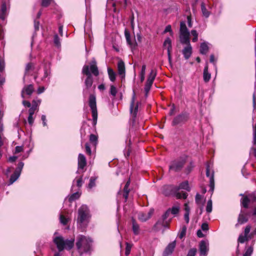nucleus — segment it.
Returning a JSON list of instances; mask_svg holds the SVG:
<instances>
[{
	"mask_svg": "<svg viewBox=\"0 0 256 256\" xmlns=\"http://www.w3.org/2000/svg\"><path fill=\"white\" fill-rule=\"evenodd\" d=\"M189 118L190 114L186 112H182L174 118L172 126H182L188 120Z\"/></svg>",
	"mask_w": 256,
	"mask_h": 256,
	"instance_id": "nucleus-8",
	"label": "nucleus"
},
{
	"mask_svg": "<svg viewBox=\"0 0 256 256\" xmlns=\"http://www.w3.org/2000/svg\"><path fill=\"white\" fill-rule=\"evenodd\" d=\"M60 221L64 225H66L68 223V219L62 214L60 216Z\"/></svg>",
	"mask_w": 256,
	"mask_h": 256,
	"instance_id": "nucleus-53",
	"label": "nucleus"
},
{
	"mask_svg": "<svg viewBox=\"0 0 256 256\" xmlns=\"http://www.w3.org/2000/svg\"><path fill=\"white\" fill-rule=\"evenodd\" d=\"M197 252V250L196 248H192L190 249L186 256H195Z\"/></svg>",
	"mask_w": 256,
	"mask_h": 256,
	"instance_id": "nucleus-50",
	"label": "nucleus"
},
{
	"mask_svg": "<svg viewBox=\"0 0 256 256\" xmlns=\"http://www.w3.org/2000/svg\"><path fill=\"white\" fill-rule=\"evenodd\" d=\"M202 196L199 194H197L196 196V202L197 204H202Z\"/></svg>",
	"mask_w": 256,
	"mask_h": 256,
	"instance_id": "nucleus-51",
	"label": "nucleus"
},
{
	"mask_svg": "<svg viewBox=\"0 0 256 256\" xmlns=\"http://www.w3.org/2000/svg\"><path fill=\"white\" fill-rule=\"evenodd\" d=\"M190 34H180V42L182 44L190 45Z\"/></svg>",
	"mask_w": 256,
	"mask_h": 256,
	"instance_id": "nucleus-18",
	"label": "nucleus"
},
{
	"mask_svg": "<svg viewBox=\"0 0 256 256\" xmlns=\"http://www.w3.org/2000/svg\"><path fill=\"white\" fill-rule=\"evenodd\" d=\"M186 226H184L178 236L180 239H182L186 236Z\"/></svg>",
	"mask_w": 256,
	"mask_h": 256,
	"instance_id": "nucleus-41",
	"label": "nucleus"
},
{
	"mask_svg": "<svg viewBox=\"0 0 256 256\" xmlns=\"http://www.w3.org/2000/svg\"><path fill=\"white\" fill-rule=\"evenodd\" d=\"M176 113V106L174 104H172V108L169 112L170 116H173Z\"/></svg>",
	"mask_w": 256,
	"mask_h": 256,
	"instance_id": "nucleus-60",
	"label": "nucleus"
},
{
	"mask_svg": "<svg viewBox=\"0 0 256 256\" xmlns=\"http://www.w3.org/2000/svg\"><path fill=\"white\" fill-rule=\"evenodd\" d=\"M174 188H178V190L180 189L185 190L188 192L190 190V188L189 186L188 182V181H184L180 183L178 186H174Z\"/></svg>",
	"mask_w": 256,
	"mask_h": 256,
	"instance_id": "nucleus-23",
	"label": "nucleus"
},
{
	"mask_svg": "<svg viewBox=\"0 0 256 256\" xmlns=\"http://www.w3.org/2000/svg\"><path fill=\"white\" fill-rule=\"evenodd\" d=\"M201 228L204 231L208 230V223H206V222L203 223L201 226Z\"/></svg>",
	"mask_w": 256,
	"mask_h": 256,
	"instance_id": "nucleus-63",
	"label": "nucleus"
},
{
	"mask_svg": "<svg viewBox=\"0 0 256 256\" xmlns=\"http://www.w3.org/2000/svg\"><path fill=\"white\" fill-rule=\"evenodd\" d=\"M90 142L94 146L98 142V136L94 134H90L89 138Z\"/></svg>",
	"mask_w": 256,
	"mask_h": 256,
	"instance_id": "nucleus-29",
	"label": "nucleus"
},
{
	"mask_svg": "<svg viewBox=\"0 0 256 256\" xmlns=\"http://www.w3.org/2000/svg\"><path fill=\"white\" fill-rule=\"evenodd\" d=\"M118 74L122 77L125 76L126 68L125 64L123 60H119L118 63Z\"/></svg>",
	"mask_w": 256,
	"mask_h": 256,
	"instance_id": "nucleus-14",
	"label": "nucleus"
},
{
	"mask_svg": "<svg viewBox=\"0 0 256 256\" xmlns=\"http://www.w3.org/2000/svg\"><path fill=\"white\" fill-rule=\"evenodd\" d=\"M54 42L57 47H59L60 46V38L58 34L54 36Z\"/></svg>",
	"mask_w": 256,
	"mask_h": 256,
	"instance_id": "nucleus-44",
	"label": "nucleus"
},
{
	"mask_svg": "<svg viewBox=\"0 0 256 256\" xmlns=\"http://www.w3.org/2000/svg\"><path fill=\"white\" fill-rule=\"evenodd\" d=\"M88 105L92 111V124L95 126L97 123L98 110L96 107V96L94 94H90L88 98Z\"/></svg>",
	"mask_w": 256,
	"mask_h": 256,
	"instance_id": "nucleus-7",
	"label": "nucleus"
},
{
	"mask_svg": "<svg viewBox=\"0 0 256 256\" xmlns=\"http://www.w3.org/2000/svg\"><path fill=\"white\" fill-rule=\"evenodd\" d=\"M50 74V72L48 70V68H47L46 66H45L44 68V75L42 78V80H44V78L48 77Z\"/></svg>",
	"mask_w": 256,
	"mask_h": 256,
	"instance_id": "nucleus-55",
	"label": "nucleus"
},
{
	"mask_svg": "<svg viewBox=\"0 0 256 256\" xmlns=\"http://www.w3.org/2000/svg\"><path fill=\"white\" fill-rule=\"evenodd\" d=\"M200 253V255L206 256L208 248L206 242L204 240H202L199 244Z\"/></svg>",
	"mask_w": 256,
	"mask_h": 256,
	"instance_id": "nucleus-16",
	"label": "nucleus"
},
{
	"mask_svg": "<svg viewBox=\"0 0 256 256\" xmlns=\"http://www.w3.org/2000/svg\"><path fill=\"white\" fill-rule=\"evenodd\" d=\"M23 146H16L15 148L14 154H18L20 152L23 151Z\"/></svg>",
	"mask_w": 256,
	"mask_h": 256,
	"instance_id": "nucleus-61",
	"label": "nucleus"
},
{
	"mask_svg": "<svg viewBox=\"0 0 256 256\" xmlns=\"http://www.w3.org/2000/svg\"><path fill=\"white\" fill-rule=\"evenodd\" d=\"M132 230L134 235L137 236L140 233V228L139 224L134 218L132 219Z\"/></svg>",
	"mask_w": 256,
	"mask_h": 256,
	"instance_id": "nucleus-20",
	"label": "nucleus"
},
{
	"mask_svg": "<svg viewBox=\"0 0 256 256\" xmlns=\"http://www.w3.org/2000/svg\"><path fill=\"white\" fill-rule=\"evenodd\" d=\"M194 167V166L193 162H191L187 166V167L186 168L185 170V172L187 174L190 173L192 172Z\"/></svg>",
	"mask_w": 256,
	"mask_h": 256,
	"instance_id": "nucleus-43",
	"label": "nucleus"
},
{
	"mask_svg": "<svg viewBox=\"0 0 256 256\" xmlns=\"http://www.w3.org/2000/svg\"><path fill=\"white\" fill-rule=\"evenodd\" d=\"M212 200H210L207 202V206L206 207V211L208 213H210L212 211Z\"/></svg>",
	"mask_w": 256,
	"mask_h": 256,
	"instance_id": "nucleus-42",
	"label": "nucleus"
},
{
	"mask_svg": "<svg viewBox=\"0 0 256 256\" xmlns=\"http://www.w3.org/2000/svg\"><path fill=\"white\" fill-rule=\"evenodd\" d=\"M80 196V194L78 192H76L72 194L68 198L70 202H72L78 199Z\"/></svg>",
	"mask_w": 256,
	"mask_h": 256,
	"instance_id": "nucleus-36",
	"label": "nucleus"
},
{
	"mask_svg": "<svg viewBox=\"0 0 256 256\" xmlns=\"http://www.w3.org/2000/svg\"><path fill=\"white\" fill-rule=\"evenodd\" d=\"M170 46V51H172V40L170 38H166L163 44V46L164 48H166L167 52H168V48L169 46Z\"/></svg>",
	"mask_w": 256,
	"mask_h": 256,
	"instance_id": "nucleus-30",
	"label": "nucleus"
},
{
	"mask_svg": "<svg viewBox=\"0 0 256 256\" xmlns=\"http://www.w3.org/2000/svg\"><path fill=\"white\" fill-rule=\"evenodd\" d=\"M22 90L26 94L30 96L34 92V86L32 84L26 85L24 87Z\"/></svg>",
	"mask_w": 256,
	"mask_h": 256,
	"instance_id": "nucleus-22",
	"label": "nucleus"
},
{
	"mask_svg": "<svg viewBox=\"0 0 256 256\" xmlns=\"http://www.w3.org/2000/svg\"><path fill=\"white\" fill-rule=\"evenodd\" d=\"M20 174L18 172H14L11 175L10 178V184H13L20 176Z\"/></svg>",
	"mask_w": 256,
	"mask_h": 256,
	"instance_id": "nucleus-33",
	"label": "nucleus"
},
{
	"mask_svg": "<svg viewBox=\"0 0 256 256\" xmlns=\"http://www.w3.org/2000/svg\"><path fill=\"white\" fill-rule=\"evenodd\" d=\"M240 196H242V198L240 199V206L244 208H249V204L250 202V199L248 196H244L243 194H240Z\"/></svg>",
	"mask_w": 256,
	"mask_h": 256,
	"instance_id": "nucleus-15",
	"label": "nucleus"
},
{
	"mask_svg": "<svg viewBox=\"0 0 256 256\" xmlns=\"http://www.w3.org/2000/svg\"><path fill=\"white\" fill-rule=\"evenodd\" d=\"M132 248V245L128 242H126V247L125 250V255L128 256L130 254Z\"/></svg>",
	"mask_w": 256,
	"mask_h": 256,
	"instance_id": "nucleus-47",
	"label": "nucleus"
},
{
	"mask_svg": "<svg viewBox=\"0 0 256 256\" xmlns=\"http://www.w3.org/2000/svg\"><path fill=\"white\" fill-rule=\"evenodd\" d=\"M156 71L154 70H152L150 74H149V75L148 76V78H150V79H151V80H154L155 79V78L156 76Z\"/></svg>",
	"mask_w": 256,
	"mask_h": 256,
	"instance_id": "nucleus-48",
	"label": "nucleus"
},
{
	"mask_svg": "<svg viewBox=\"0 0 256 256\" xmlns=\"http://www.w3.org/2000/svg\"><path fill=\"white\" fill-rule=\"evenodd\" d=\"M186 162V158L182 156L172 161L169 165V172H180L185 165Z\"/></svg>",
	"mask_w": 256,
	"mask_h": 256,
	"instance_id": "nucleus-5",
	"label": "nucleus"
},
{
	"mask_svg": "<svg viewBox=\"0 0 256 256\" xmlns=\"http://www.w3.org/2000/svg\"><path fill=\"white\" fill-rule=\"evenodd\" d=\"M167 188L172 191L177 199H186L188 196L186 192L183 191L180 192L178 188H174L172 186H168Z\"/></svg>",
	"mask_w": 256,
	"mask_h": 256,
	"instance_id": "nucleus-12",
	"label": "nucleus"
},
{
	"mask_svg": "<svg viewBox=\"0 0 256 256\" xmlns=\"http://www.w3.org/2000/svg\"><path fill=\"white\" fill-rule=\"evenodd\" d=\"M201 10L203 16L206 18H208L210 16V12L206 9L204 2L201 4Z\"/></svg>",
	"mask_w": 256,
	"mask_h": 256,
	"instance_id": "nucleus-31",
	"label": "nucleus"
},
{
	"mask_svg": "<svg viewBox=\"0 0 256 256\" xmlns=\"http://www.w3.org/2000/svg\"><path fill=\"white\" fill-rule=\"evenodd\" d=\"M253 252V248L252 246H249L246 250L243 256H251Z\"/></svg>",
	"mask_w": 256,
	"mask_h": 256,
	"instance_id": "nucleus-46",
	"label": "nucleus"
},
{
	"mask_svg": "<svg viewBox=\"0 0 256 256\" xmlns=\"http://www.w3.org/2000/svg\"><path fill=\"white\" fill-rule=\"evenodd\" d=\"M250 215V213L249 212L241 210L240 214H238V223L236 224V226L237 227L239 225L247 222L248 220Z\"/></svg>",
	"mask_w": 256,
	"mask_h": 256,
	"instance_id": "nucleus-11",
	"label": "nucleus"
},
{
	"mask_svg": "<svg viewBox=\"0 0 256 256\" xmlns=\"http://www.w3.org/2000/svg\"><path fill=\"white\" fill-rule=\"evenodd\" d=\"M24 166V163L23 162H18V164L17 167L16 169V170H14V172H16V173L18 172V174H20V173L22 172V170Z\"/></svg>",
	"mask_w": 256,
	"mask_h": 256,
	"instance_id": "nucleus-37",
	"label": "nucleus"
},
{
	"mask_svg": "<svg viewBox=\"0 0 256 256\" xmlns=\"http://www.w3.org/2000/svg\"><path fill=\"white\" fill-rule=\"evenodd\" d=\"M169 216V210H166L162 217L159 218L153 226L152 229L154 231H158L162 227L168 228L171 220H168Z\"/></svg>",
	"mask_w": 256,
	"mask_h": 256,
	"instance_id": "nucleus-6",
	"label": "nucleus"
},
{
	"mask_svg": "<svg viewBox=\"0 0 256 256\" xmlns=\"http://www.w3.org/2000/svg\"><path fill=\"white\" fill-rule=\"evenodd\" d=\"M53 0H42L41 5L42 7L46 8L50 6Z\"/></svg>",
	"mask_w": 256,
	"mask_h": 256,
	"instance_id": "nucleus-45",
	"label": "nucleus"
},
{
	"mask_svg": "<svg viewBox=\"0 0 256 256\" xmlns=\"http://www.w3.org/2000/svg\"><path fill=\"white\" fill-rule=\"evenodd\" d=\"M82 74L86 76L84 80L85 88H84L82 92L83 96H86L88 92V90L92 86L94 82L92 74L96 76L99 74L96 62L94 59L92 60L90 62V66L84 65L82 70Z\"/></svg>",
	"mask_w": 256,
	"mask_h": 256,
	"instance_id": "nucleus-1",
	"label": "nucleus"
},
{
	"mask_svg": "<svg viewBox=\"0 0 256 256\" xmlns=\"http://www.w3.org/2000/svg\"><path fill=\"white\" fill-rule=\"evenodd\" d=\"M116 93H117L116 88L114 85H111L110 88V94L112 95L113 96H116Z\"/></svg>",
	"mask_w": 256,
	"mask_h": 256,
	"instance_id": "nucleus-49",
	"label": "nucleus"
},
{
	"mask_svg": "<svg viewBox=\"0 0 256 256\" xmlns=\"http://www.w3.org/2000/svg\"><path fill=\"white\" fill-rule=\"evenodd\" d=\"M96 178L95 177H91L90 179L89 184H88V188H92L93 187L96 186Z\"/></svg>",
	"mask_w": 256,
	"mask_h": 256,
	"instance_id": "nucleus-38",
	"label": "nucleus"
},
{
	"mask_svg": "<svg viewBox=\"0 0 256 256\" xmlns=\"http://www.w3.org/2000/svg\"><path fill=\"white\" fill-rule=\"evenodd\" d=\"M108 73L110 80L114 82L116 79V73L112 68L109 67L108 68Z\"/></svg>",
	"mask_w": 256,
	"mask_h": 256,
	"instance_id": "nucleus-24",
	"label": "nucleus"
},
{
	"mask_svg": "<svg viewBox=\"0 0 256 256\" xmlns=\"http://www.w3.org/2000/svg\"><path fill=\"white\" fill-rule=\"evenodd\" d=\"M252 104L254 109L256 112V96L254 94L252 96Z\"/></svg>",
	"mask_w": 256,
	"mask_h": 256,
	"instance_id": "nucleus-64",
	"label": "nucleus"
},
{
	"mask_svg": "<svg viewBox=\"0 0 256 256\" xmlns=\"http://www.w3.org/2000/svg\"><path fill=\"white\" fill-rule=\"evenodd\" d=\"M248 240V236H243L242 234H240L238 236V242L239 243L243 244L245 242Z\"/></svg>",
	"mask_w": 256,
	"mask_h": 256,
	"instance_id": "nucleus-39",
	"label": "nucleus"
},
{
	"mask_svg": "<svg viewBox=\"0 0 256 256\" xmlns=\"http://www.w3.org/2000/svg\"><path fill=\"white\" fill-rule=\"evenodd\" d=\"M86 165V160L85 156L80 154L78 156V167L80 169H84Z\"/></svg>",
	"mask_w": 256,
	"mask_h": 256,
	"instance_id": "nucleus-17",
	"label": "nucleus"
},
{
	"mask_svg": "<svg viewBox=\"0 0 256 256\" xmlns=\"http://www.w3.org/2000/svg\"><path fill=\"white\" fill-rule=\"evenodd\" d=\"M138 102H135V94H134L131 100L130 104V112L132 115V120H135L138 111Z\"/></svg>",
	"mask_w": 256,
	"mask_h": 256,
	"instance_id": "nucleus-10",
	"label": "nucleus"
},
{
	"mask_svg": "<svg viewBox=\"0 0 256 256\" xmlns=\"http://www.w3.org/2000/svg\"><path fill=\"white\" fill-rule=\"evenodd\" d=\"M176 246V240H174L172 242L170 243L164 249L162 256H168L170 255L174 250Z\"/></svg>",
	"mask_w": 256,
	"mask_h": 256,
	"instance_id": "nucleus-13",
	"label": "nucleus"
},
{
	"mask_svg": "<svg viewBox=\"0 0 256 256\" xmlns=\"http://www.w3.org/2000/svg\"><path fill=\"white\" fill-rule=\"evenodd\" d=\"M85 149L86 153L88 155H90L92 154L91 148L88 142L85 144Z\"/></svg>",
	"mask_w": 256,
	"mask_h": 256,
	"instance_id": "nucleus-54",
	"label": "nucleus"
},
{
	"mask_svg": "<svg viewBox=\"0 0 256 256\" xmlns=\"http://www.w3.org/2000/svg\"><path fill=\"white\" fill-rule=\"evenodd\" d=\"M90 217V210L86 205H82L78 210V216L77 218V223L84 230L85 226L84 224L88 222V220Z\"/></svg>",
	"mask_w": 256,
	"mask_h": 256,
	"instance_id": "nucleus-4",
	"label": "nucleus"
},
{
	"mask_svg": "<svg viewBox=\"0 0 256 256\" xmlns=\"http://www.w3.org/2000/svg\"><path fill=\"white\" fill-rule=\"evenodd\" d=\"M41 102L40 100H34L32 101V104L31 105L33 106H36V107H38L39 105Z\"/></svg>",
	"mask_w": 256,
	"mask_h": 256,
	"instance_id": "nucleus-56",
	"label": "nucleus"
},
{
	"mask_svg": "<svg viewBox=\"0 0 256 256\" xmlns=\"http://www.w3.org/2000/svg\"><path fill=\"white\" fill-rule=\"evenodd\" d=\"M209 48L206 42H202L200 45V52L202 54H206L208 51Z\"/></svg>",
	"mask_w": 256,
	"mask_h": 256,
	"instance_id": "nucleus-26",
	"label": "nucleus"
},
{
	"mask_svg": "<svg viewBox=\"0 0 256 256\" xmlns=\"http://www.w3.org/2000/svg\"><path fill=\"white\" fill-rule=\"evenodd\" d=\"M76 246L80 256L83 254H90L92 250V240L89 237L79 235L77 236Z\"/></svg>",
	"mask_w": 256,
	"mask_h": 256,
	"instance_id": "nucleus-2",
	"label": "nucleus"
},
{
	"mask_svg": "<svg viewBox=\"0 0 256 256\" xmlns=\"http://www.w3.org/2000/svg\"><path fill=\"white\" fill-rule=\"evenodd\" d=\"M138 219L142 222H146L148 220L146 213L140 212L138 215Z\"/></svg>",
	"mask_w": 256,
	"mask_h": 256,
	"instance_id": "nucleus-35",
	"label": "nucleus"
},
{
	"mask_svg": "<svg viewBox=\"0 0 256 256\" xmlns=\"http://www.w3.org/2000/svg\"><path fill=\"white\" fill-rule=\"evenodd\" d=\"M180 34H190L184 22H180Z\"/></svg>",
	"mask_w": 256,
	"mask_h": 256,
	"instance_id": "nucleus-28",
	"label": "nucleus"
},
{
	"mask_svg": "<svg viewBox=\"0 0 256 256\" xmlns=\"http://www.w3.org/2000/svg\"><path fill=\"white\" fill-rule=\"evenodd\" d=\"M182 53L186 60H188L192 54V47L191 45L186 46L182 50Z\"/></svg>",
	"mask_w": 256,
	"mask_h": 256,
	"instance_id": "nucleus-19",
	"label": "nucleus"
},
{
	"mask_svg": "<svg viewBox=\"0 0 256 256\" xmlns=\"http://www.w3.org/2000/svg\"><path fill=\"white\" fill-rule=\"evenodd\" d=\"M6 11V6L5 2L2 3L1 6V10L0 11V18L1 20H4Z\"/></svg>",
	"mask_w": 256,
	"mask_h": 256,
	"instance_id": "nucleus-27",
	"label": "nucleus"
},
{
	"mask_svg": "<svg viewBox=\"0 0 256 256\" xmlns=\"http://www.w3.org/2000/svg\"><path fill=\"white\" fill-rule=\"evenodd\" d=\"M128 44L130 45L132 48H136L137 46V43L136 42L133 43L132 40L130 38L128 39V40H126Z\"/></svg>",
	"mask_w": 256,
	"mask_h": 256,
	"instance_id": "nucleus-52",
	"label": "nucleus"
},
{
	"mask_svg": "<svg viewBox=\"0 0 256 256\" xmlns=\"http://www.w3.org/2000/svg\"><path fill=\"white\" fill-rule=\"evenodd\" d=\"M248 196L250 199V202H256V196L254 194H250Z\"/></svg>",
	"mask_w": 256,
	"mask_h": 256,
	"instance_id": "nucleus-62",
	"label": "nucleus"
},
{
	"mask_svg": "<svg viewBox=\"0 0 256 256\" xmlns=\"http://www.w3.org/2000/svg\"><path fill=\"white\" fill-rule=\"evenodd\" d=\"M40 22L36 19L34 20V27L35 31L39 30Z\"/></svg>",
	"mask_w": 256,
	"mask_h": 256,
	"instance_id": "nucleus-57",
	"label": "nucleus"
},
{
	"mask_svg": "<svg viewBox=\"0 0 256 256\" xmlns=\"http://www.w3.org/2000/svg\"><path fill=\"white\" fill-rule=\"evenodd\" d=\"M191 34L193 36L192 38V42H196L198 39V34L196 30H191Z\"/></svg>",
	"mask_w": 256,
	"mask_h": 256,
	"instance_id": "nucleus-40",
	"label": "nucleus"
},
{
	"mask_svg": "<svg viewBox=\"0 0 256 256\" xmlns=\"http://www.w3.org/2000/svg\"><path fill=\"white\" fill-rule=\"evenodd\" d=\"M28 122L30 126H32L34 122V118H33V115H29L28 114Z\"/></svg>",
	"mask_w": 256,
	"mask_h": 256,
	"instance_id": "nucleus-59",
	"label": "nucleus"
},
{
	"mask_svg": "<svg viewBox=\"0 0 256 256\" xmlns=\"http://www.w3.org/2000/svg\"><path fill=\"white\" fill-rule=\"evenodd\" d=\"M130 190L129 187H126V186H124L123 189V197L125 200V202H126L128 197V194L130 192Z\"/></svg>",
	"mask_w": 256,
	"mask_h": 256,
	"instance_id": "nucleus-34",
	"label": "nucleus"
},
{
	"mask_svg": "<svg viewBox=\"0 0 256 256\" xmlns=\"http://www.w3.org/2000/svg\"><path fill=\"white\" fill-rule=\"evenodd\" d=\"M34 68L35 64L33 62L28 63L25 68L24 75L28 74L29 72L34 70Z\"/></svg>",
	"mask_w": 256,
	"mask_h": 256,
	"instance_id": "nucleus-25",
	"label": "nucleus"
},
{
	"mask_svg": "<svg viewBox=\"0 0 256 256\" xmlns=\"http://www.w3.org/2000/svg\"><path fill=\"white\" fill-rule=\"evenodd\" d=\"M53 242L56 246L59 252H62L65 248L67 250H71L74 246V238L64 240L62 236H56L54 238Z\"/></svg>",
	"mask_w": 256,
	"mask_h": 256,
	"instance_id": "nucleus-3",
	"label": "nucleus"
},
{
	"mask_svg": "<svg viewBox=\"0 0 256 256\" xmlns=\"http://www.w3.org/2000/svg\"><path fill=\"white\" fill-rule=\"evenodd\" d=\"M211 166L210 162L206 164V176L210 178V190L213 192L214 188V172L212 170L211 172Z\"/></svg>",
	"mask_w": 256,
	"mask_h": 256,
	"instance_id": "nucleus-9",
	"label": "nucleus"
},
{
	"mask_svg": "<svg viewBox=\"0 0 256 256\" xmlns=\"http://www.w3.org/2000/svg\"><path fill=\"white\" fill-rule=\"evenodd\" d=\"M208 64H206L204 68L203 73L204 80L206 82H208L211 78V74L210 73L208 72Z\"/></svg>",
	"mask_w": 256,
	"mask_h": 256,
	"instance_id": "nucleus-21",
	"label": "nucleus"
},
{
	"mask_svg": "<svg viewBox=\"0 0 256 256\" xmlns=\"http://www.w3.org/2000/svg\"><path fill=\"white\" fill-rule=\"evenodd\" d=\"M166 210H169V214L171 213L172 214L176 215L178 214L180 212V207L178 206H172L171 208H170Z\"/></svg>",
	"mask_w": 256,
	"mask_h": 256,
	"instance_id": "nucleus-32",
	"label": "nucleus"
},
{
	"mask_svg": "<svg viewBox=\"0 0 256 256\" xmlns=\"http://www.w3.org/2000/svg\"><path fill=\"white\" fill-rule=\"evenodd\" d=\"M82 177L80 176L77 180H76V186L78 188H80L82 185Z\"/></svg>",
	"mask_w": 256,
	"mask_h": 256,
	"instance_id": "nucleus-58",
	"label": "nucleus"
}]
</instances>
